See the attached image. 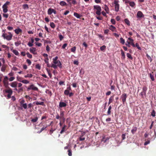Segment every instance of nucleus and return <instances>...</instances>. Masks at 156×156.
<instances>
[{
    "instance_id": "nucleus-1",
    "label": "nucleus",
    "mask_w": 156,
    "mask_h": 156,
    "mask_svg": "<svg viewBox=\"0 0 156 156\" xmlns=\"http://www.w3.org/2000/svg\"><path fill=\"white\" fill-rule=\"evenodd\" d=\"M6 88L5 90H3V92H5V93H8L7 96L5 95V96L6 97H7V99H9L11 98V96L12 94L13 91L12 89L9 87H5Z\"/></svg>"
},
{
    "instance_id": "nucleus-2",
    "label": "nucleus",
    "mask_w": 156,
    "mask_h": 156,
    "mask_svg": "<svg viewBox=\"0 0 156 156\" xmlns=\"http://www.w3.org/2000/svg\"><path fill=\"white\" fill-rule=\"evenodd\" d=\"M58 57L56 56L53 58L52 62L51 63V67L55 69H56L57 67L58 66Z\"/></svg>"
},
{
    "instance_id": "nucleus-3",
    "label": "nucleus",
    "mask_w": 156,
    "mask_h": 156,
    "mask_svg": "<svg viewBox=\"0 0 156 156\" xmlns=\"http://www.w3.org/2000/svg\"><path fill=\"white\" fill-rule=\"evenodd\" d=\"M8 33L9 34V35H7L6 33H4L2 34V36L3 37L4 39H6L8 41H10L12 40L13 36L11 32H9Z\"/></svg>"
},
{
    "instance_id": "nucleus-4",
    "label": "nucleus",
    "mask_w": 156,
    "mask_h": 156,
    "mask_svg": "<svg viewBox=\"0 0 156 156\" xmlns=\"http://www.w3.org/2000/svg\"><path fill=\"white\" fill-rule=\"evenodd\" d=\"M64 112L63 111L61 112H60V116H59V118H60V122L59 124H60V126H62L63 123L65 122V119L64 117Z\"/></svg>"
},
{
    "instance_id": "nucleus-5",
    "label": "nucleus",
    "mask_w": 156,
    "mask_h": 156,
    "mask_svg": "<svg viewBox=\"0 0 156 156\" xmlns=\"http://www.w3.org/2000/svg\"><path fill=\"white\" fill-rule=\"evenodd\" d=\"M94 9L96 10V13L98 15H100L101 14V7L98 5H94Z\"/></svg>"
},
{
    "instance_id": "nucleus-6",
    "label": "nucleus",
    "mask_w": 156,
    "mask_h": 156,
    "mask_svg": "<svg viewBox=\"0 0 156 156\" xmlns=\"http://www.w3.org/2000/svg\"><path fill=\"white\" fill-rule=\"evenodd\" d=\"M10 4V2L8 1L6 2L2 6V8L3 9V11L4 13H6L8 11V5H9Z\"/></svg>"
},
{
    "instance_id": "nucleus-7",
    "label": "nucleus",
    "mask_w": 156,
    "mask_h": 156,
    "mask_svg": "<svg viewBox=\"0 0 156 156\" xmlns=\"http://www.w3.org/2000/svg\"><path fill=\"white\" fill-rule=\"evenodd\" d=\"M119 2V1L118 0H114V3L115 4V10L116 12H118L119 10V5L118 4Z\"/></svg>"
},
{
    "instance_id": "nucleus-8",
    "label": "nucleus",
    "mask_w": 156,
    "mask_h": 156,
    "mask_svg": "<svg viewBox=\"0 0 156 156\" xmlns=\"http://www.w3.org/2000/svg\"><path fill=\"white\" fill-rule=\"evenodd\" d=\"M8 79V77L7 76H5L3 81L4 86L5 87H9Z\"/></svg>"
},
{
    "instance_id": "nucleus-9",
    "label": "nucleus",
    "mask_w": 156,
    "mask_h": 156,
    "mask_svg": "<svg viewBox=\"0 0 156 156\" xmlns=\"http://www.w3.org/2000/svg\"><path fill=\"white\" fill-rule=\"evenodd\" d=\"M127 43H128L130 45H131L133 47H135V44L134 42V40L131 37H129L128 38Z\"/></svg>"
},
{
    "instance_id": "nucleus-10",
    "label": "nucleus",
    "mask_w": 156,
    "mask_h": 156,
    "mask_svg": "<svg viewBox=\"0 0 156 156\" xmlns=\"http://www.w3.org/2000/svg\"><path fill=\"white\" fill-rule=\"evenodd\" d=\"M27 91H29L30 90L35 91H37L38 90V88L37 87H35L33 84H32L29 86L27 87Z\"/></svg>"
},
{
    "instance_id": "nucleus-11",
    "label": "nucleus",
    "mask_w": 156,
    "mask_h": 156,
    "mask_svg": "<svg viewBox=\"0 0 156 156\" xmlns=\"http://www.w3.org/2000/svg\"><path fill=\"white\" fill-rule=\"evenodd\" d=\"M127 97V95L126 94L124 93L122 95L121 98L122 99V101L123 104H124L125 102L126 101V99Z\"/></svg>"
},
{
    "instance_id": "nucleus-12",
    "label": "nucleus",
    "mask_w": 156,
    "mask_h": 156,
    "mask_svg": "<svg viewBox=\"0 0 156 156\" xmlns=\"http://www.w3.org/2000/svg\"><path fill=\"white\" fill-rule=\"evenodd\" d=\"M56 11L53 9L50 8L48 10V15H51L52 13H54L55 14L56 13Z\"/></svg>"
},
{
    "instance_id": "nucleus-13",
    "label": "nucleus",
    "mask_w": 156,
    "mask_h": 156,
    "mask_svg": "<svg viewBox=\"0 0 156 156\" xmlns=\"http://www.w3.org/2000/svg\"><path fill=\"white\" fill-rule=\"evenodd\" d=\"M144 15L143 14L142 12L140 11H138L137 13V18H140L144 17Z\"/></svg>"
},
{
    "instance_id": "nucleus-14",
    "label": "nucleus",
    "mask_w": 156,
    "mask_h": 156,
    "mask_svg": "<svg viewBox=\"0 0 156 156\" xmlns=\"http://www.w3.org/2000/svg\"><path fill=\"white\" fill-rule=\"evenodd\" d=\"M17 83L16 81L12 82L10 83V85L12 87L16 88L17 87Z\"/></svg>"
},
{
    "instance_id": "nucleus-15",
    "label": "nucleus",
    "mask_w": 156,
    "mask_h": 156,
    "mask_svg": "<svg viewBox=\"0 0 156 156\" xmlns=\"http://www.w3.org/2000/svg\"><path fill=\"white\" fill-rule=\"evenodd\" d=\"M14 32L16 34H21L22 32V30L19 28H17L14 30Z\"/></svg>"
},
{
    "instance_id": "nucleus-16",
    "label": "nucleus",
    "mask_w": 156,
    "mask_h": 156,
    "mask_svg": "<svg viewBox=\"0 0 156 156\" xmlns=\"http://www.w3.org/2000/svg\"><path fill=\"white\" fill-rule=\"evenodd\" d=\"M109 29L113 32H116V29L115 27L112 25L110 26Z\"/></svg>"
},
{
    "instance_id": "nucleus-17",
    "label": "nucleus",
    "mask_w": 156,
    "mask_h": 156,
    "mask_svg": "<svg viewBox=\"0 0 156 156\" xmlns=\"http://www.w3.org/2000/svg\"><path fill=\"white\" fill-rule=\"evenodd\" d=\"M66 104L64 102H60L59 103V107L61 108L64 107L66 106Z\"/></svg>"
},
{
    "instance_id": "nucleus-18",
    "label": "nucleus",
    "mask_w": 156,
    "mask_h": 156,
    "mask_svg": "<svg viewBox=\"0 0 156 156\" xmlns=\"http://www.w3.org/2000/svg\"><path fill=\"white\" fill-rule=\"evenodd\" d=\"M30 51L31 53L34 54H35V52L36 51V49L35 48L32 47L30 48Z\"/></svg>"
},
{
    "instance_id": "nucleus-19",
    "label": "nucleus",
    "mask_w": 156,
    "mask_h": 156,
    "mask_svg": "<svg viewBox=\"0 0 156 156\" xmlns=\"http://www.w3.org/2000/svg\"><path fill=\"white\" fill-rule=\"evenodd\" d=\"M34 103H35L37 105H41L43 106H44V104L43 102H39L38 101H36L34 102Z\"/></svg>"
},
{
    "instance_id": "nucleus-20",
    "label": "nucleus",
    "mask_w": 156,
    "mask_h": 156,
    "mask_svg": "<svg viewBox=\"0 0 156 156\" xmlns=\"http://www.w3.org/2000/svg\"><path fill=\"white\" fill-rule=\"evenodd\" d=\"M67 127V126L66 125H64V126L62 127L61 131L60 132L61 134L62 133L64 132L66 130V128Z\"/></svg>"
},
{
    "instance_id": "nucleus-21",
    "label": "nucleus",
    "mask_w": 156,
    "mask_h": 156,
    "mask_svg": "<svg viewBox=\"0 0 156 156\" xmlns=\"http://www.w3.org/2000/svg\"><path fill=\"white\" fill-rule=\"evenodd\" d=\"M104 9L105 10V11L106 12V13H109V9L108 7V6L105 5V7H104Z\"/></svg>"
},
{
    "instance_id": "nucleus-22",
    "label": "nucleus",
    "mask_w": 156,
    "mask_h": 156,
    "mask_svg": "<svg viewBox=\"0 0 156 156\" xmlns=\"http://www.w3.org/2000/svg\"><path fill=\"white\" fill-rule=\"evenodd\" d=\"M38 119V118L37 116H36L34 118L32 119L31 120V121L33 122H36Z\"/></svg>"
},
{
    "instance_id": "nucleus-23",
    "label": "nucleus",
    "mask_w": 156,
    "mask_h": 156,
    "mask_svg": "<svg viewBox=\"0 0 156 156\" xmlns=\"http://www.w3.org/2000/svg\"><path fill=\"white\" fill-rule=\"evenodd\" d=\"M129 5L132 7H133L136 5L135 3L134 2H130L129 3Z\"/></svg>"
},
{
    "instance_id": "nucleus-24",
    "label": "nucleus",
    "mask_w": 156,
    "mask_h": 156,
    "mask_svg": "<svg viewBox=\"0 0 156 156\" xmlns=\"http://www.w3.org/2000/svg\"><path fill=\"white\" fill-rule=\"evenodd\" d=\"M114 99V96H112L109 98V100L108 105H109L111 103H112L113 100Z\"/></svg>"
},
{
    "instance_id": "nucleus-25",
    "label": "nucleus",
    "mask_w": 156,
    "mask_h": 156,
    "mask_svg": "<svg viewBox=\"0 0 156 156\" xmlns=\"http://www.w3.org/2000/svg\"><path fill=\"white\" fill-rule=\"evenodd\" d=\"M74 16L77 18H79L81 16V15H80L76 12H74Z\"/></svg>"
},
{
    "instance_id": "nucleus-26",
    "label": "nucleus",
    "mask_w": 156,
    "mask_h": 156,
    "mask_svg": "<svg viewBox=\"0 0 156 156\" xmlns=\"http://www.w3.org/2000/svg\"><path fill=\"white\" fill-rule=\"evenodd\" d=\"M137 128L136 127H134L133 129L131 130V132L133 134H134L135 132L136 131Z\"/></svg>"
},
{
    "instance_id": "nucleus-27",
    "label": "nucleus",
    "mask_w": 156,
    "mask_h": 156,
    "mask_svg": "<svg viewBox=\"0 0 156 156\" xmlns=\"http://www.w3.org/2000/svg\"><path fill=\"white\" fill-rule=\"evenodd\" d=\"M124 22L128 26H130V22L127 19H126L124 20Z\"/></svg>"
},
{
    "instance_id": "nucleus-28",
    "label": "nucleus",
    "mask_w": 156,
    "mask_h": 156,
    "mask_svg": "<svg viewBox=\"0 0 156 156\" xmlns=\"http://www.w3.org/2000/svg\"><path fill=\"white\" fill-rule=\"evenodd\" d=\"M23 8L24 9H28L29 8V6L27 4H24L23 5Z\"/></svg>"
},
{
    "instance_id": "nucleus-29",
    "label": "nucleus",
    "mask_w": 156,
    "mask_h": 156,
    "mask_svg": "<svg viewBox=\"0 0 156 156\" xmlns=\"http://www.w3.org/2000/svg\"><path fill=\"white\" fill-rule=\"evenodd\" d=\"M12 52L16 55H18L19 53L16 50H13Z\"/></svg>"
},
{
    "instance_id": "nucleus-30",
    "label": "nucleus",
    "mask_w": 156,
    "mask_h": 156,
    "mask_svg": "<svg viewBox=\"0 0 156 156\" xmlns=\"http://www.w3.org/2000/svg\"><path fill=\"white\" fill-rule=\"evenodd\" d=\"M112 109V106H110L108 108V111L107 112V114L108 115H110L111 114V110Z\"/></svg>"
},
{
    "instance_id": "nucleus-31",
    "label": "nucleus",
    "mask_w": 156,
    "mask_h": 156,
    "mask_svg": "<svg viewBox=\"0 0 156 156\" xmlns=\"http://www.w3.org/2000/svg\"><path fill=\"white\" fill-rule=\"evenodd\" d=\"M33 75L32 74H28L27 75L24 76L25 78L29 77L30 78H32L33 77Z\"/></svg>"
},
{
    "instance_id": "nucleus-32",
    "label": "nucleus",
    "mask_w": 156,
    "mask_h": 156,
    "mask_svg": "<svg viewBox=\"0 0 156 156\" xmlns=\"http://www.w3.org/2000/svg\"><path fill=\"white\" fill-rule=\"evenodd\" d=\"M6 68V66L5 65H3L1 69V70L3 72L5 71Z\"/></svg>"
},
{
    "instance_id": "nucleus-33",
    "label": "nucleus",
    "mask_w": 156,
    "mask_h": 156,
    "mask_svg": "<svg viewBox=\"0 0 156 156\" xmlns=\"http://www.w3.org/2000/svg\"><path fill=\"white\" fill-rule=\"evenodd\" d=\"M24 109H27V105L26 103H24L20 105Z\"/></svg>"
},
{
    "instance_id": "nucleus-34",
    "label": "nucleus",
    "mask_w": 156,
    "mask_h": 156,
    "mask_svg": "<svg viewBox=\"0 0 156 156\" xmlns=\"http://www.w3.org/2000/svg\"><path fill=\"white\" fill-rule=\"evenodd\" d=\"M120 43L122 44H124L125 43V41L122 37L120 38Z\"/></svg>"
},
{
    "instance_id": "nucleus-35",
    "label": "nucleus",
    "mask_w": 156,
    "mask_h": 156,
    "mask_svg": "<svg viewBox=\"0 0 156 156\" xmlns=\"http://www.w3.org/2000/svg\"><path fill=\"white\" fill-rule=\"evenodd\" d=\"M26 54H27V57L28 58H32V55L31 54H30L29 52H27Z\"/></svg>"
},
{
    "instance_id": "nucleus-36",
    "label": "nucleus",
    "mask_w": 156,
    "mask_h": 156,
    "mask_svg": "<svg viewBox=\"0 0 156 156\" xmlns=\"http://www.w3.org/2000/svg\"><path fill=\"white\" fill-rule=\"evenodd\" d=\"M22 82L24 84H27L29 83V81L27 80H22Z\"/></svg>"
},
{
    "instance_id": "nucleus-37",
    "label": "nucleus",
    "mask_w": 156,
    "mask_h": 156,
    "mask_svg": "<svg viewBox=\"0 0 156 156\" xmlns=\"http://www.w3.org/2000/svg\"><path fill=\"white\" fill-rule=\"evenodd\" d=\"M135 44V47H136L139 50H141V48L139 46V45L137 43H136Z\"/></svg>"
},
{
    "instance_id": "nucleus-38",
    "label": "nucleus",
    "mask_w": 156,
    "mask_h": 156,
    "mask_svg": "<svg viewBox=\"0 0 156 156\" xmlns=\"http://www.w3.org/2000/svg\"><path fill=\"white\" fill-rule=\"evenodd\" d=\"M106 46L105 45H104L100 47V49L101 51H103L106 49Z\"/></svg>"
},
{
    "instance_id": "nucleus-39",
    "label": "nucleus",
    "mask_w": 156,
    "mask_h": 156,
    "mask_svg": "<svg viewBox=\"0 0 156 156\" xmlns=\"http://www.w3.org/2000/svg\"><path fill=\"white\" fill-rule=\"evenodd\" d=\"M47 126V125H46V126L45 127H44V126L43 127H42L40 130V132H39V133H41V132H42L45 129V130H46V128H47V126Z\"/></svg>"
},
{
    "instance_id": "nucleus-40",
    "label": "nucleus",
    "mask_w": 156,
    "mask_h": 156,
    "mask_svg": "<svg viewBox=\"0 0 156 156\" xmlns=\"http://www.w3.org/2000/svg\"><path fill=\"white\" fill-rule=\"evenodd\" d=\"M17 80L20 82H22V78L20 76H18L17 77Z\"/></svg>"
},
{
    "instance_id": "nucleus-41",
    "label": "nucleus",
    "mask_w": 156,
    "mask_h": 156,
    "mask_svg": "<svg viewBox=\"0 0 156 156\" xmlns=\"http://www.w3.org/2000/svg\"><path fill=\"white\" fill-rule=\"evenodd\" d=\"M151 115L153 117H155V112L154 110H153L152 112H151Z\"/></svg>"
},
{
    "instance_id": "nucleus-42",
    "label": "nucleus",
    "mask_w": 156,
    "mask_h": 156,
    "mask_svg": "<svg viewBox=\"0 0 156 156\" xmlns=\"http://www.w3.org/2000/svg\"><path fill=\"white\" fill-rule=\"evenodd\" d=\"M60 4L62 6H64L66 5V3L65 2L61 1L60 2Z\"/></svg>"
},
{
    "instance_id": "nucleus-43",
    "label": "nucleus",
    "mask_w": 156,
    "mask_h": 156,
    "mask_svg": "<svg viewBox=\"0 0 156 156\" xmlns=\"http://www.w3.org/2000/svg\"><path fill=\"white\" fill-rule=\"evenodd\" d=\"M126 55L128 58H129L131 60L133 59V57H132L131 55L129 53H127Z\"/></svg>"
},
{
    "instance_id": "nucleus-44",
    "label": "nucleus",
    "mask_w": 156,
    "mask_h": 156,
    "mask_svg": "<svg viewBox=\"0 0 156 156\" xmlns=\"http://www.w3.org/2000/svg\"><path fill=\"white\" fill-rule=\"evenodd\" d=\"M76 50V47L74 46L71 49V51L72 52H75V51Z\"/></svg>"
},
{
    "instance_id": "nucleus-45",
    "label": "nucleus",
    "mask_w": 156,
    "mask_h": 156,
    "mask_svg": "<svg viewBox=\"0 0 156 156\" xmlns=\"http://www.w3.org/2000/svg\"><path fill=\"white\" fill-rule=\"evenodd\" d=\"M150 76L151 80L153 81H154V76L153 75L151 74L150 73Z\"/></svg>"
},
{
    "instance_id": "nucleus-46",
    "label": "nucleus",
    "mask_w": 156,
    "mask_h": 156,
    "mask_svg": "<svg viewBox=\"0 0 156 156\" xmlns=\"http://www.w3.org/2000/svg\"><path fill=\"white\" fill-rule=\"evenodd\" d=\"M121 54L122 55V56L124 58H125V55L124 53V52L122 50H121Z\"/></svg>"
},
{
    "instance_id": "nucleus-47",
    "label": "nucleus",
    "mask_w": 156,
    "mask_h": 156,
    "mask_svg": "<svg viewBox=\"0 0 156 156\" xmlns=\"http://www.w3.org/2000/svg\"><path fill=\"white\" fill-rule=\"evenodd\" d=\"M146 94V92H143V91H142L141 92V93H140V95H141V97L142 98H143L144 97V95H145Z\"/></svg>"
},
{
    "instance_id": "nucleus-48",
    "label": "nucleus",
    "mask_w": 156,
    "mask_h": 156,
    "mask_svg": "<svg viewBox=\"0 0 156 156\" xmlns=\"http://www.w3.org/2000/svg\"><path fill=\"white\" fill-rule=\"evenodd\" d=\"M36 68L40 70L41 68V66H40V65L39 64H37L36 65Z\"/></svg>"
},
{
    "instance_id": "nucleus-49",
    "label": "nucleus",
    "mask_w": 156,
    "mask_h": 156,
    "mask_svg": "<svg viewBox=\"0 0 156 156\" xmlns=\"http://www.w3.org/2000/svg\"><path fill=\"white\" fill-rule=\"evenodd\" d=\"M68 155L69 156H72V151L71 150H68Z\"/></svg>"
},
{
    "instance_id": "nucleus-50",
    "label": "nucleus",
    "mask_w": 156,
    "mask_h": 156,
    "mask_svg": "<svg viewBox=\"0 0 156 156\" xmlns=\"http://www.w3.org/2000/svg\"><path fill=\"white\" fill-rule=\"evenodd\" d=\"M111 23L114 25L115 24V21L114 19H112L111 20Z\"/></svg>"
},
{
    "instance_id": "nucleus-51",
    "label": "nucleus",
    "mask_w": 156,
    "mask_h": 156,
    "mask_svg": "<svg viewBox=\"0 0 156 156\" xmlns=\"http://www.w3.org/2000/svg\"><path fill=\"white\" fill-rule=\"evenodd\" d=\"M69 91L67 90H65L64 91V94L66 95H69Z\"/></svg>"
},
{
    "instance_id": "nucleus-52",
    "label": "nucleus",
    "mask_w": 156,
    "mask_h": 156,
    "mask_svg": "<svg viewBox=\"0 0 156 156\" xmlns=\"http://www.w3.org/2000/svg\"><path fill=\"white\" fill-rule=\"evenodd\" d=\"M26 62H27V63L28 64L29 66L30 65L31 63V62L30 60L29 59H27L26 60Z\"/></svg>"
},
{
    "instance_id": "nucleus-53",
    "label": "nucleus",
    "mask_w": 156,
    "mask_h": 156,
    "mask_svg": "<svg viewBox=\"0 0 156 156\" xmlns=\"http://www.w3.org/2000/svg\"><path fill=\"white\" fill-rule=\"evenodd\" d=\"M147 90V88L146 87H143V91L146 92V91Z\"/></svg>"
},
{
    "instance_id": "nucleus-54",
    "label": "nucleus",
    "mask_w": 156,
    "mask_h": 156,
    "mask_svg": "<svg viewBox=\"0 0 156 156\" xmlns=\"http://www.w3.org/2000/svg\"><path fill=\"white\" fill-rule=\"evenodd\" d=\"M146 56L148 60H150L151 61V62L152 61V58L148 54L146 55Z\"/></svg>"
},
{
    "instance_id": "nucleus-55",
    "label": "nucleus",
    "mask_w": 156,
    "mask_h": 156,
    "mask_svg": "<svg viewBox=\"0 0 156 156\" xmlns=\"http://www.w3.org/2000/svg\"><path fill=\"white\" fill-rule=\"evenodd\" d=\"M50 26L52 28H54L55 27V24L53 23V22H52V23H50Z\"/></svg>"
},
{
    "instance_id": "nucleus-56",
    "label": "nucleus",
    "mask_w": 156,
    "mask_h": 156,
    "mask_svg": "<svg viewBox=\"0 0 156 156\" xmlns=\"http://www.w3.org/2000/svg\"><path fill=\"white\" fill-rule=\"evenodd\" d=\"M28 108H31L33 106V105L32 104L30 103L28 105Z\"/></svg>"
},
{
    "instance_id": "nucleus-57",
    "label": "nucleus",
    "mask_w": 156,
    "mask_h": 156,
    "mask_svg": "<svg viewBox=\"0 0 156 156\" xmlns=\"http://www.w3.org/2000/svg\"><path fill=\"white\" fill-rule=\"evenodd\" d=\"M25 102V101L23 99L20 102V105H23V104H24V103Z\"/></svg>"
},
{
    "instance_id": "nucleus-58",
    "label": "nucleus",
    "mask_w": 156,
    "mask_h": 156,
    "mask_svg": "<svg viewBox=\"0 0 156 156\" xmlns=\"http://www.w3.org/2000/svg\"><path fill=\"white\" fill-rule=\"evenodd\" d=\"M150 143V140H147V141H146L144 143V145H147V144H149Z\"/></svg>"
},
{
    "instance_id": "nucleus-59",
    "label": "nucleus",
    "mask_w": 156,
    "mask_h": 156,
    "mask_svg": "<svg viewBox=\"0 0 156 156\" xmlns=\"http://www.w3.org/2000/svg\"><path fill=\"white\" fill-rule=\"evenodd\" d=\"M3 17L5 18H7L8 17L9 15L8 14L3 13Z\"/></svg>"
},
{
    "instance_id": "nucleus-60",
    "label": "nucleus",
    "mask_w": 156,
    "mask_h": 156,
    "mask_svg": "<svg viewBox=\"0 0 156 156\" xmlns=\"http://www.w3.org/2000/svg\"><path fill=\"white\" fill-rule=\"evenodd\" d=\"M7 29L9 30H10L13 29V27H12L8 26L7 27Z\"/></svg>"
},
{
    "instance_id": "nucleus-61",
    "label": "nucleus",
    "mask_w": 156,
    "mask_h": 156,
    "mask_svg": "<svg viewBox=\"0 0 156 156\" xmlns=\"http://www.w3.org/2000/svg\"><path fill=\"white\" fill-rule=\"evenodd\" d=\"M15 79V77H10L9 79V80L10 81H13Z\"/></svg>"
},
{
    "instance_id": "nucleus-62",
    "label": "nucleus",
    "mask_w": 156,
    "mask_h": 156,
    "mask_svg": "<svg viewBox=\"0 0 156 156\" xmlns=\"http://www.w3.org/2000/svg\"><path fill=\"white\" fill-rule=\"evenodd\" d=\"M27 45L29 47H32V46H33V44L32 43H31V42L30 41H29Z\"/></svg>"
},
{
    "instance_id": "nucleus-63",
    "label": "nucleus",
    "mask_w": 156,
    "mask_h": 156,
    "mask_svg": "<svg viewBox=\"0 0 156 156\" xmlns=\"http://www.w3.org/2000/svg\"><path fill=\"white\" fill-rule=\"evenodd\" d=\"M83 44L85 47V48H87L88 45L85 42H84Z\"/></svg>"
},
{
    "instance_id": "nucleus-64",
    "label": "nucleus",
    "mask_w": 156,
    "mask_h": 156,
    "mask_svg": "<svg viewBox=\"0 0 156 156\" xmlns=\"http://www.w3.org/2000/svg\"><path fill=\"white\" fill-rule=\"evenodd\" d=\"M113 34L116 38L118 37H119V35L116 33H113Z\"/></svg>"
}]
</instances>
